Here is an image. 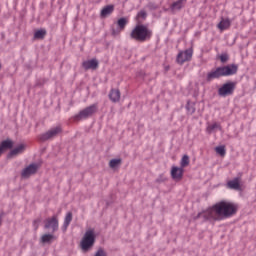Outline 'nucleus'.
<instances>
[{
  "mask_svg": "<svg viewBox=\"0 0 256 256\" xmlns=\"http://www.w3.org/2000/svg\"><path fill=\"white\" fill-rule=\"evenodd\" d=\"M23 151H25V144H20L19 146H17L16 148L12 149L10 151V153L8 154V157H15L17 155H21V153H23Z\"/></svg>",
  "mask_w": 256,
  "mask_h": 256,
  "instance_id": "obj_17",
  "label": "nucleus"
},
{
  "mask_svg": "<svg viewBox=\"0 0 256 256\" xmlns=\"http://www.w3.org/2000/svg\"><path fill=\"white\" fill-rule=\"evenodd\" d=\"M39 169V165L33 163L24 168L21 172L22 179H29L31 175H35L37 170Z\"/></svg>",
  "mask_w": 256,
  "mask_h": 256,
  "instance_id": "obj_9",
  "label": "nucleus"
},
{
  "mask_svg": "<svg viewBox=\"0 0 256 256\" xmlns=\"http://www.w3.org/2000/svg\"><path fill=\"white\" fill-rule=\"evenodd\" d=\"M156 181H157V183H160V182H161V180H159V179H157Z\"/></svg>",
  "mask_w": 256,
  "mask_h": 256,
  "instance_id": "obj_34",
  "label": "nucleus"
},
{
  "mask_svg": "<svg viewBox=\"0 0 256 256\" xmlns=\"http://www.w3.org/2000/svg\"><path fill=\"white\" fill-rule=\"evenodd\" d=\"M237 213V205L234 203L222 200L205 211L199 212L194 219H201L202 221H208L209 223H215V221H225L233 217Z\"/></svg>",
  "mask_w": 256,
  "mask_h": 256,
  "instance_id": "obj_1",
  "label": "nucleus"
},
{
  "mask_svg": "<svg viewBox=\"0 0 256 256\" xmlns=\"http://www.w3.org/2000/svg\"><path fill=\"white\" fill-rule=\"evenodd\" d=\"M238 69L239 67L235 64L217 67L207 73L206 80L210 82L215 79H221V77H231V75H235L237 73Z\"/></svg>",
  "mask_w": 256,
  "mask_h": 256,
  "instance_id": "obj_2",
  "label": "nucleus"
},
{
  "mask_svg": "<svg viewBox=\"0 0 256 256\" xmlns=\"http://www.w3.org/2000/svg\"><path fill=\"white\" fill-rule=\"evenodd\" d=\"M71 221H73V213L67 212L65 219H64L63 226H62V231L64 233H65V231H67V228L69 227V225H71Z\"/></svg>",
  "mask_w": 256,
  "mask_h": 256,
  "instance_id": "obj_18",
  "label": "nucleus"
},
{
  "mask_svg": "<svg viewBox=\"0 0 256 256\" xmlns=\"http://www.w3.org/2000/svg\"><path fill=\"white\" fill-rule=\"evenodd\" d=\"M191 59H193V48L180 51L176 57V61L179 65H183V63H187V61H191Z\"/></svg>",
  "mask_w": 256,
  "mask_h": 256,
  "instance_id": "obj_6",
  "label": "nucleus"
},
{
  "mask_svg": "<svg viewBox=\"0 0 256 256\" xmlns=\"http://www.w3.org/2000/svg\"><path fill=\"white\" fill-rule=\"evenodd\" d=\"M239 181H240L239 178H234L233 180L228 181L227 185L229 189L239 190L240 189Z\"/></svg>",
  "mask_w": 256,
  "mask_h": 256,
  "instance_id": "obj_21",
  "label": "nucleus"
},
{
  "mask_svg": "<svg viewBox=\"0 0 256 256\" xmlns=\"http://www.w3.org/2000/svg\"><path fill=\"white\" fill-rule=\"evenodd\" d=\"M121 165V159H112L109 162V167L111 169H116V167H119Z\"/></svg>",
  "mask_w": 256,
  "mask_h": 256,
  "instance_id": "obj_25",
  "label": "nucleus"
},
{
  "mask_svg": "<svg viewBox=\"0 0 256 256\" xmlns=\"http://www.w3.org/2000/svg\"><path fill=\"white\" fill-rule=\"evenodd\" d=\"M130 37L131 39H134V41L145 43V41H149V39L153 37V32L150 29H148L147 26L143 24H138L131 31Z\"/></svg>",
  "mask_w": 256,
  "mask_h": 256,
  "instance_id": "obj_3",
  "label": "nucleus"
},
{
  "mask_svg": "<svg viewBox=\"0 0 256 256\" xmlns=\"http://www.w3.org/2000/svg\"><path fill=\"white\" fill-rule=\"evenodd\" d=\"M180 165H181L180 168H182V169L185 168V167H187V165H189V156L184 155V156L182 157V159H181Z\"/></svg>",
  "mask_w": 256,
  "mask_h": 256,
  "instance_id": "obj_27",
  "label": "nucleus"
},
{
  "mask_svg": "<svg viewBox=\"0 0 256 256\" xmlns=\"http://www.w3.org/2000/svg\"><path fill=\"white\" fill-rule=\"evenodd\" d=\"M54 239H55V236L52 235V234H44V235L41 237V241H42L43 243H51Z\"/></svg>",
  "mask_w": 256,
  "mask_h": 256,
  "instance_id": "obj_24",
  "label": "nucleus"
},
{
  "mask_svg": "<svg viewBox=\"0 0 256 256\" xmlns=\"http://www.w3.org/2000/svg\"><path fill=\"white\" fill-rule=\"evenodd\" d=\"M44 227L45 229H52L53 233H55V231H59V220H57V216L46 219Z\"/></svg>",
  "mask_w": 256,
  "mask_h": 256,
  "instance_id": "obj_10",
  "label": "nucleus"
},
{
  "mask_svg": "<svg viewBox=\"0 0 256 256\" xmlns=\"http://www.w3.org/2000/svg\"><path fill=\"white\" fill-rule=\"evenodd\" d=\"M82 67L86 71H89V69L95 70L99 67V61L97 59L86 60L82 63Z\"/></svg>",
  "mask_w": 256,
  "mask_h": 256,
  "instance_id": "obj_11",
  "label": "nucleus"
},
{
  "mask_svg": "<svg viewBox=\"0 0 256 256\" xmlns=\"http://www.w3.org/2000/svg\"><path fill=\"white\" fill-rule=\"evenodd\" d=\"M94 256H107V253H105V250L100 248V249H98V251L95 253Z\"/></svg>",
  "mask_w": 256,
  "mask_h": 256,
  "instance_id": "obj_31",
  "label": "nucleus"
},
{
  "mask_svg": "<svg viewBox=\"0 0 256 256\" xmlns=\"http://www.w3.org/2000/svg\"><path fill=\"white\" fill-rule=\"evenodd\" d=\"M221 124L218 123V122H214L212 124H209L207 127H206V133H208L209 135H211V133L215 132V131H221Z\"/></svg>",
  "mask_w": 256,
  "mask_h": 256,
  "instance_id": "obj_19",
  "label": "nucleus"
},
{
  "mask_svg": "<svg viewBox=\"0 0 256 256\" xmlns=\"http://www.w3.org/2000/svg\"><path fill=\"white\" fill-rule=\"evenodd\" d=\"M220 61L221 63H227L229 61V55L227 53L221 54Z\"/></svg>",
  "mask_w": 256,
  "mask_h": 256,
  "instance_id": "obj_29",
  "label": "nucleus"
},
{
  "mask_svg": "<svg viewBox=\"0 0 256 256\" xmlns=\"http://www.w3.org/2000/svg\"><path fill=\"white\" fill-rule=\"evenodd\" d=\"M45 35H47V31L45 29L37 30L34 33V39H44Z\"/></svg>",
  "mask_w": 256,
  "mask_h": 256,
  "instance_id": "obj_22",
  "label": "nucleus"
},
{
  "mask_svg": "<svg viewBox=\"0 0 256 256\" xmlns=\"http://www.w3.org/2000/svg\"><path fill=\"white\" fill-rule=\"evenodd\" d=\"M33 225H34L35 229H37L39 227V221L35 220L33 222Z\"/></svg>",
  "mask_w": 256,
  "mask_h": 256,
  "instance_id": "obj_32",
  "label": "nucleus"
},
{
  "mask_svg": "<svg viewBox=\"0 0 256 256\" xmlns=\"http://www.w3.org/2000/svg\"><path fill=\"white\" fill-rule=\"evenodd\" d=\"M233 91H235V83L228 82L218 89V95H220V97H227L229 95H233Z\"/></svg>",
  "mask_w": 256,
  "mask_h": 256,
  "instance_id": "obj_7",
  "label": "nucleus"
},
{
  "mask_svg": "<svg viewBox=\"0 0 256 256\" xmlns=\"http://www.w3.org/2000/svg\"><path fill=\"white\" fill-rule=\"evenodd\" d=\"M127 23H128L127 18L118 19L117 21L118 29L120 31H123V29H125V27L127 26Z\"/></svg>",
  "mask_w": 256,
  "mask_h": 256,
  "instance_id": "obj_23",
  "label": "nucleus"
},
{
  "mask_svg": "<svg viewBox=\"0 0 256 256\" xmlns=\"http://www.w3.org/2000/svg\"><path fill=\"white\" fill-rule=\"evenodd\" d=\"M115 11L114 5H107L104 8H102L100 12V16L105 19V17H109L113 12Z\"/></svg>",
  "mask_w": 256,
  "mask_h": 256,
  "instance_id": "obj_14",
  "label": "nucleus"
},
{
  "mask_svg": "<svg viewBox=\"0 0 256 256\" xmlns=\"http://www.w3.org/2000/svg\"><path fill=\"white\" fill-rule=\"evenodd\" d=\"M98 106L97 104H92L83 110H81L78 114L74 116L75 121H83V119H89V117H92L97 113Z\"/></svg>",
  "mask_w": 256,
  "mask_h": 256,
  "instance_id": "obj_5",
  "label": "nucleus"
},
{
  "mask_svg": "<svg viewBox=\"0 0 256 256\" xmlns=\"http://www.w3.org/2000/svg\"><path fill=\"white\" fill-rule=\"evenodd\" d=\"M112 35H117V32H115V30H113Z\"/></svg>",
  "mask_w": 256,
  "mask_h": 256,
  "instance_id": "obj_33",
  "label": "nucleus"
},
{
  "mask_svg": "<svg viewBox=\"0 0 256 256\" xmlns=\"http://www.w3.org/2000/svg\"><path fill=\"white\" fill-rule=\"evenodd\" d=\"M186 109H187L188 113H190V115H193V113H195V106H193V104H191L189 102L186 105Z\"/></svg>",
  "mask_w": 256,
  "mask_h": 256,
  "instance_id": "obj_28",
  "label": "nucleus"
},
{
  "mask_svg": "<svg viewBox=\"0 0 256 256\" xmlns=\"http://www.w3.org/2000/svg\"><path fill=\"white\" fill-rule=\"evenodd\" d=\"M1 221H2V219H1V217H0V225H1Z\"/></svg>",
  "mask_w": 256,
  "mask_h": 256,
  "instance_id": "obj_35",
  "label": "nucleus"
},
{
  "mask_svg": "<svg viewBox=\"0 0 256 256\" xmlns=\"http://www.w3.org/2000/svg\"><path fill=\"white\" fill-rule=\"evenodd\" d=\"M216 153H218V155H220L221 157H225L227 151L225 150V146H217L215 148Z\"/></svg>",
  "mask_w": 256,
  "mask_h": 256,
  "instance_id": "obj_26",
  "label": "nucleus"
},
{
  "mask_svg": "<svg viewBox=\"0 0 256 256\" xmlns=\"http://www.w3.org/2000/svg\"><path fill=\"white\" fill-rule=\"evenodd\" d=\"M7 149H13V142L10 139L4 140L0 143V155L5 153Z\"/></svg>",
  "mask_w": 256,
  "mask_h": 256,
  "instance_id": "obj_15",
  "label": "nucleus"
},
{
  "mask_svg": "<svg viewBox=\"0 0 256 256\" xmlns=\"http://www.w3.org/2000/svg\"><path fill=\"white\" fill-rule=\"evenodd\" d=\"M109 99L112 103H117L121 99V92L117 89H112L109 93Z\"/></svg>",
  "mask_w": 256,
  "mask_h": 256,
  "instance_id": "obj_16",
  "label": "nucleus"
},
{
  "mask_svg": "<svg viewBox=\"0 0 256 256\" xmlns=\"http://www.w3.org/2000/svg\"><path fill=\"white\" fill-rule=\"evenodd\" d=\"M183 171H184L183 168L177 167V166H173L172 169H171V177H172V179H176V180L182 179Z\"/></svg>",
  "mask_w": 256,
  "mask_h": 256,
  "instance_id": "obj_13",
  "label": "nucleus"
},
{
  "mask_svg": "<svg viewBox=\"0 0 256 256\" xmlns=\"http://www.w3.org/2000/svg\"><path fill=\"white\" fill-rule=\"evenodd\" d=\"M229 27H231V20H229V18L222 19L218 24V29H220V31H225L226 29H229Z\"/></svg>",
  "mask_w": 256,
  "mask_h": 256,
  "instance_id": "obj_20",
  "label": "nucleus"
},
{
  "mask_svg": "<svg viewBox=\"0 0 256 256\" xmlns=\"http://www.w3.org/2000/svg\"><path fill=\"white\" fill-rule=\"evenodd\" d=\"M138 19H147V12L145 10H141L137 14Z\"/></svg>",
  "mask_w": 256,
  "mask_h": 256,
  "instance_id": "obj_30",
  "label": "nucleus"
},
{
  "mask_svg": "<svg viewBox=\"0 0 256 256\" xmlns=\"http://www.w3.org/2000/svg\"><path fill=\"white\" fill-rule=\"evenodd\" d=\"M95 245V230L88 229L80 241V249L83 253H89Z\"/></svg>",
  "mask_w": 256,
  "mask_h": 256,
  "instance_id": "obj_4",
  "label": "nucleus"
},
{
  "mask_svg": "<svg viewBox=\"0 0 256 256\" xmlns=\"http://www.w3.org/2000/svg\"><path fill=\"white\" fill-rule=\"evenodd\" d=\"M185 3H187V0H177L172 3L170 6L171 12L177 13V11H181V9L185 7Z\"/></svg>",
  "mask_w": 256,
  "mask_h": 256,
  "instance_id": "obj_12",
  "label": "nucleus"
},
{
  "mask_svg": "<svg viewBox=\"0 0 256 256\" xmlns=\"http://www.w3.org/2000/svg\"><path fill=\"white\" fill-rule=\"evenodd\" d=\"M63 131V128L61 126H55L48 130L46 133H43L40 136V141H49V139H53L54 137H57L59 133Z\"/></svg>",
  "mask_w": 256,
  "mask_h": 256,
  "instance_id": "obj_8",
  "label": "nucleus"
}]
</instances>
